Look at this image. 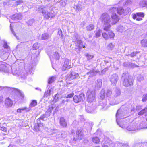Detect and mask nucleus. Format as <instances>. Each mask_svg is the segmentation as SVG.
<instances>
[{"label": "nucleus", "mask_w": 147, "mask_h": 147, "mask_svg": "<svg viewBox=\"0 0 147 147\" xmlns=\"http://www.w3.org/2000/svg\"><path fill=\"white\" fill-rule=\"evenodd\" d=\"M101 19L102 22L103 23L104 25H107L105 26L103 29L105 31H107L111 27V25L110 24H107L110 22H111V18L110 16L107 13H103L101 17Z\"/></svg>", "instance_id": "nucleus-1"}, {"label": "nucleus", "mask_w": 147, "mask_h": 147, "mask_svg": "<svg viewBox=\"0 0 147 147\" xmlns=\"http://www.w3.org/2000/svg\"><path fill=\"white\" fill-rule=\"evenodd\" d=\"M116 10V8L114 7L111 8L109 10V13L111 14V21L112 25L116 24L119 20V18L115 13Z\"/></svg>", "instance_id": "nucleus-2"}, {"label": "nucleus", "mask_w": 147, "mask_h": 147, "mask_svg": "<svg viewBox=\"0 0 147 147\" xmlns=\"http://www.w3.org/2000/svg\"><path fill=\"white\" fill-rule=\"evenodd\" d=\"M79 76V75L78 73L70 72V74L67 75L66 78L65 80L66 83L67 84H72V83L70 82V81L77 78Z\"/></svg>", "instance_id": "nucleus-3"}, {"label": "nucleus", "mask_w": 147, "mask_h": 147, "mask_svg": "<svg viewBox=\"0 0 147 147\" xmlns=\"http://www.w3.org/2000/svg\"><path fill=\"white\" fill-rule=\"evenodd\" d=\"M102 36L106 40L110 39H113L115 36V34L112 30L109 31L107 33L104 32L102 33Z\"/></svg>", "instance_id": "nucleus-4"}, {"label": "nucleus", "mask_w": 147, "mask_h": 147, "mask_svg": "<svg viewBox=\"0 0 147 147\" xmlns=\"http://www.w3.org/2000/svg\"><path fill=\"white\" fill-rule=\"evenodd\" d=\"M132 16L133 19H136L137 21H140L142 20V18L144 17L145 14L142 12H137L136 13L132 14Z\"/></svg>", "instance_id": "nucleus-5"}, {"label": "nucleus", "mask_w": 147, "mask_h": 147, "mask_svg": "<svg viewBox=\"0 0 147 147\" xmlns=\"http://www.w3.org/2000/svg\"><path fill=\"white\" fill-rule=\"evenodd\" d=\"M71 67V60L67 59H65L61 68L62 71H65Z\"/></svg>", "instance_id": "nucleus-6"}, {"label": "nucleus", "mask_w": 147, "mask_h": 147, "mask_svg": "<svg viewBox=\"0 0 147 147\" xmlns=\"http://www.w3.org/2000/svg\"><path fill=\"white\" fill-rule=\"evenodd\" d=\"M44 127V125L43 123L36 121V123L34 124L32 129L34 131L38 132L40 131L41 129L43 128Z\"/></svg>", "instance_id": "nucleus-7"}, {"label": "nucleus", "mask_w": 147, "mask_h": 147, "mask_svg": "<svg viewBox=\"0 0 147 147\" xmlns=\"http://www.w3.org/2000/svg\"><path fill=\"white\" fill-rule=\"evenodd\" d=\"M84 98V95L82 93L78 95H75L73 97L74 101L76 103H78L83 101Z\"/></svg>", "instance_id": "nucleus-8"}, {"label": "nucleus", "mask_w": 147, "mask_h": 147, "mask_svg": "<svg viewBox=\"0 0 147 147\" xmlns=\"http://www.w3.org/2000/svg\"><path fill=\"white\" fill-rule=\"evenodd\" d=\"M5 104L7 107H11L13 105V101L9 97L6 98Z\"/></svg>", "instance_id": "nucleus-9"}, {"label": "nucleus", "mask_w": 147, "mask_h": 147, "mask_svg": "<svg viewBox=\"0 0 147 147\" xmlns=\"http://www.w3.org/2000/svg\"><path fill=\"white\" fill-rule=\"evenodd\" d=\"M123 84L125 87H128L133 84L131 81L129 79L127 78L125 79L123 82Z\"/></svg>", "instance_id": "nucleus-10"}, {"label": "nucleus", "mask_w": 147, "mask_h": 147, "mask_svg": "<svg viewBox=\"0 0 147 147\" xmlns=\"http://www.w3.org/2000/svg\"><path fill=\"white\" fill-rule=\"evenodd\" d=\"M59 123L61 126L64 127H67V123L65 119L63 117L60 118Z\"/></svg>", "instance_id": "nucleus-11"}, {"label": "nucleus", "mask_w": 147, "mask_h": 147, "mask_svg": "<svg viewBox=\"0 0 147 147\" xmlns=\"http://www.w3.org/2000/svg\"><path fill=\"white\" fill-rule=\"evenodd\" d=\"M44 18L48 19L49 18H52L55 16V14L52 13L47 12L44 15Z\"/></svg>", "instance_id": "nucleus-12"}, {"label": "nucleus", "mask_w": 147, "mask_h": 147, "mask_svg": "<svg viewBox=\"0 0 147 147\" xmlns=\"http://www.w3.org/2000/svg\"><path fill=\"white\" fill-rule=\"evenodd\" d=\"M142 46L143 47H147V39H143L140 42Z\"/></svg>", "instance_id": "nucleus-13"}, {"label": "nucleus", "mask_w": 147, "mask_h": 147, "mask_svg": "<svg viewBox=\"0 0 147 147\" xmlns=\"http://www.w3.org/2000/svg\"><path fill=\"white\" fill-rule=\"evenodd\" d=\"M92 141L95 143H98L100 141L99 138L98 137H94L92 138Z\"/></svg>", "instance_id": "nucleus-14"}, {"label": "nucleus", "mask_w": 147, "mask_h": 147, "mask_svg": "<svg viewBox=\"0 0 147 147\" xmlns=\"http://www.w3.org/2000/svg\"><path fill=\"white\" fill-rule=\"evenodd\" d=\"M117 13L120 15L123 14L124 12V10L121 7H119L117 9Z\"/></svg>", "instance_id": "nucleus-15"}, {"label": "nucleus", "mask_w": 147, "mask_h": 147, "mask_svg": "<svg viewBox=\"0 0 147 147\" xmlns=\"http://www.w3.org/2000/svg\"><path fill=\"white\" fill-rule=\"evenodd\" d=\"M147 111V108H145L140 111L138 113L139 115H142L144 114Z\"/></svg>", "instance_id": "nucleus-16"}, {"label": "nucleus", "mask_w": 147, "mask_h": 147, "mask_svg": "<svg viewBox=\"0 0 147 147\" xmlns=\"http://www.w3.org/2000/svg\"><path fill=\"white\" fill-rule=\"evenodd\" d=\"M102 82L100 80H97V82L96 84V86L98 88H100L102 85Z\"/></svg>", "instance_id": "nucleus-17"}, {"label": "nucleus", "mask_w": 147, "mask_h": 147, "mask_svg": "<svg viewBox=\"0 0 147 147\" xmlns=\"http://www.w3.org/2000/svg\"><path fill=\"white\" fill-rule=\"evenodd\" d=\"M85 55L88 60H91L94 57L93 55H91L88 53L86 54Z\"/></svg>", "instance_id": "nucleus-18"}, {"label": "nucleus", "mask_w": 147, "mask_h": 147, "mask_svg": "<svg viewBox=\"0 0 147 147\" xmlns=\"http://www.w3.org/2000/svg\"><path fill=\"white\" fill-rule=\"evenodd\" d=\"M55 79V77L53 76H52L50 77L48 80V83L49 84H50L53 82Z\"/></svg>", "instance_id": "nucleus-19"}, {"label": "nucleus", "mask_w": 147, "mask_h": 147, "mask_svg": "<svg viewBox=\"0 0 147 147\" xmlns=\"http://www.w3.org/2000/svg\"><path fill=\"white\" fill-rule=\"evenodd\" d=\"M46 115L45 114H43L39 118L37 119L36 121L41 122V120H43L44 119Z\"/></svg>", "instance_id": "nucleus-20"}, {"label": "nucleus", "mask_w": 147, "mask_h": 147, "mask_svg": "<svg viewBox=\"0 0 147 147\" xmlns=\"http://www.w3.org/2000/svg\"><path fill=\"white\" fill-rule=\"evenodd\" d=\"M60 95L57 94L55 95L54 98V100L55 102H57L58 100L60 98Z\"/></svg>", "instance_id": "nucleus-21"}, {"label": "nucleus", "mask_w": 147, "mask_h": 147, "mask_svg": "<svg viewBox=\"0 0 147 147\" xmlns=\"http://www.w3.org/2000/svg\"><path fill=\"white\" fill-rule=\"evenodd\" d=\"M37 104V102L36 100H33L32 101L30 106L31 107H32L36 106Z\"/></svg>", "instance_id": "nucleus-22"}, {"label": "nucleus", "mask_w": 147, "mask_h": 147, "mask_svg": "<svg viewBox=\"0 0 147 147\" xmlns=\"http://www.w3.org/2000/svg\"><path fill=\"white\" fill-rule=\"evenodd\" d=\"M74 95V93L72 92L71 93L68 94L67 96H65L64 97L65 98H71L73 97Z\"/></svg>", "instance_id": "nucleus-23"}, {"label": "nucleus", "mask_w": 147, "mask_h": 147, "mask_svg": "<svg viewBox=\"0 0 147 147\" xmlns=\"http://www.w3.org/2000/svg\"><path fill=\"white\" fill-rule=\"evenodd\" d=\"M87 30L88 31H90L94 28V26L92 25H89L87 27Z\"/></svg>", "instance_id": "nucleus-24"}, {"label": "nucleus", "mask_w": 147, "mask_h": 147, "mask_svg": "<svg viewBox=\"0 0 147 147\" xmlns=\"http://www.w3.org/2000/svg\"><path fill=\"white\" fill-rule=\"evenodd\" d=\"M1 124V123H0V125ZM0 130L2 131H3L7 133V129L6 127H3V126H1V127L0 126Z\"/></svg>", "instance_id": "nucleus-25"}, {"label": "nucleus", "mask_w": 147, "mask_h": 147, "mask_svg": "<svg viewBox=\"0 0 147 147\" xmlns=\"http://www.w3.org/2000/svg\"><path fill=\"white\" fill-rule=\"evenodd\" d=\"M101 30H99L97 31L96 32L95 35L96 36V37H98L100 36L101 35Z\"/></svg>", "instance_id": "nucleus-26"}, {"label": "nucleus", "mask_w": 147, "mask_h": 147, "mask_svg": "<svg viewBox=\"0 0 147 147\" xmlns=\"http://www.w3.org/2000/svg\"><path fill=\"white\" fill-rule=\"evenodd\" d=\"M111 82L116 83L117 82V78L116 77L115 78L114 77H112L111 78Z\"/></svg>", "instance_id": "nucleus-27"}, {"label": "nucleus", "mask_w": 147, "mask_h": 147, "mask_svg": "<svg viewBox=\"0 0 147 147\" xmlns=\"http://www.w3.org/2000/svg\"><path fill=\"white\" fill-rule=\"evenodd\" d=\"M48 36L46 34H42V40H45L47 39Z\"/></svg>", "instance_id": "nucleus-28"}, {"label": "nucleus", "mask_w": 147, "mask_h": 147, "mask_svg": "<svg viewBox=\"0 0 147 147\" xmlns=\"http://www.w3.org/2000/svg\"><path fill=\"white\" fill-rule=\"evenodd\" d=\"M138 53V52H133L131 53L130 54L128 55L127 56H130L131 57H134L136 55V54Z\"/></svg>", "instance_id": "nucleus-29"}, {"label": "nucleus", "mask_w": 147, "mask_h": 147, "mask_svg": "<svg viewBox=\"0 0 147 147\" xmlns=\"http://www.w3.org/2000/svg\"><path fill=\"white\" fill-rule=\"evenodd\" d=\"M23 3V0H18L15 2L16 4L17 5H18L21 4Z\"/></svg>", "instance_id": "nucleus-30"}, {"label": "nucleus", "mask_w": 147, "mask_h": 147, "mask_svg": "<svg viewBox=\"0 0 147 147\" xmlns=\"http://www.w3.org/2000/svg\"><path fill=\"white\" fill-rule=\"evenodd\" d=\"M147 100V94H146L143 95V98L142 100L143 102H145Z\"/></svg>", "instance_id": "nucleus-31"}, {"label": "nucleus", "mask_w": 147, "mask_h": 147, "mask_svg": "<svg viewBox=\"0 0 147 147\" xmlns=\"http://www.w3.org/2000/svg\"><path fill=\"white\" fill-rule=\"evenodd\" d=\"M143 6L147 8V1H144L142 4Z\"/></svg>", "instance_id": "nucleus-32"}, {"label": "nucleus", "mask_w": 147, "mask_h": 147, "mask_svg": "<svg viewBox=\"0 0 147 147\" xmlns=\"http://www.w3.org/2000/svg\"><path fill=\"white\" fill-rule=\"evenodd\" d=\"M3 47L4 48L8 49V46L7 43H5L4 44Z\"/></svg>", "instance_id": "nucleus-33"}, {"label": "nucleus", "mask_w": 147, "mask_h": 147, "mask_svg": "<svg viewBox=\"0 0 147 147\" xmlns=\"http://www.w3.org/2000/svg\"><path fill=\"white\" fill-rule=\"evenodd\" d=\"M108 47H109V48H112L113 47V45L112 44V43H110V44H109L108 46Z\"/></svg>", "instance_id": "nucleus-34"}, {"label": "nucleus", "mask_w": 147, "mask_h": 147, "mask_svg": "<svg viewBox=\"0 0 147 147\" xmlns=\"http://www.w3.org/2000/svg\"><path fill=\"white\" fill-rule=\"evenodd\" d=\"M24 109H18L17 110V112L18 113H20L21 112L22 110H24Z\"/></svg>", "instance_id": "nucleus-35"}, {"label": "nucleus", "mask_w": 147, "mask_h": 147, "mask_svg": "<svg viewBox=\"0 0 147 147\" xmlns=\"http://www.w3.org/2000/svg\"><path fill=\"white\" fill-rule=\"evenodd\" d=\"M53 107H49L48 109V110H53Z\"/></svg>", "instance_id": "nucleus-36"}, {"label": "nucleus", "mask_w": 147, "mask_h": 147, "mask_svg": "<svg viewBox=\"0 0 147 147\" xmlns=\"http://www.w3.org/2000/svg\"><path fill=\"white\" fill-rule=\"evenodd\" d=\"M8 147H14V146L12 145H10Z\"/></svg>", "instance_id": "nucleus-37"}, {"label": "nucleus", "mask_w": 147, "mask_h": 147, "mask_svg": "<svg viewBox=\"0 0 147 147\" xmlns=\"http://www.w3.org/2000/svg\"><path fill=\"white\" fill-rule=\"evenodd\" d=\"M65 102V101L64 100H63L62 101V103H64Z\"/></svg>", "instance_id": "nucleus-38"}, {"label": "nucleus", "mask_w": 147, "mask_h": 147, "mask_svg": "<svg viewBox=\"0 0 147 147\" xmlns=\"http://www.w3.org/2000/svg\"><path fill=\"white\" fill-rule=\"evenodd\" d=\"M82 47L84 48H86V47L84 45H82Z\"/></svg>", "instance_id": "nucleus-39"}, {"label": "nucleus", "mask_w": 147, "mask_h": 147, "mask_svg": "<svg viewBox=\"0 0 147 147\" xmlns=\"http://www.w3.org/2000/svg\"><path fill=\"white\" fill-rule=\"evenodd\" d=\"M95 147H100L99 146H96Z\"/></svg>", "instance_id": "nucleus-40"}, {"label": "nucleus", "mask_w": 147, "mask_h": 147, "mask_svg": "<svg viewBox=\"0 0 147 147\" xmlns=\"http://www.w3.org/2000/svg\"><path fill=\"white\" fill-rule=\"evenodd\" d=\"M38 47H37V48H35V49H38Z\"/></svg>", "instance_id": "nucleus-41"}, {"label": "nucleus", "mask_w": 147, "mask_h": 147, "mask_svg": "<svg viewBox=\"0 0 147 147\" xmlns=\"http://www.w3.org/2000/svg\"><path fill=\"white\" fill-rule=\"evenodd\" d=\"M34 46H35V45L34 44V45H33V46L34 47Z\"/></svg>", "instance_id": "nucleus-42"}, {"label": "nucleus", "mask_w": 147, "mask_h": 147, "mask_svg": "<svg viewBox=\"0 0 147 147\" xmlns=\"http://www.w3.org/2000/svg\"><path fill=\"white\" fill-rule=\"evenodd\" d=\"M4 135H6V134H4Z\"/></svg>", "instance_id": "nucleus-43"}]
</instances>
